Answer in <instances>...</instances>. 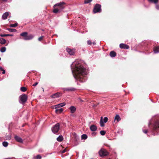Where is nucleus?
Instances as JSON below:
<instances>
[{
  "instance_id": "1",
  "label": "nucleus",
  "mask_w": 159,
  "mask_h": 159,
  "mask_svg": "<svg viewBox=\"0 0 159 159\" xmlns=\"http://www.w3.org/2000/svg\"><path fill=\"white\" fill-rule=\"evenodd\" d=\"M81 62L80 60H75L71 65V67L74 78L80 82H83L87 79L86 75L88 70L81 64Z\"/></svg>"
},
{
  "instance_id": "2",
  "label": "nucleus",
  "mask_w": 159,
  "mask_h": 159,
  "mask_svg": "<svg viewBox=\"0 0 159 159\" xmlns=\"http://www.w3.org/2000/svg\"><path fill=\"white\" fill-rule=\"evenodd\" d=\"M66 4L64 2H60L55 4L54 6V9L53 10V12L56 13L61 12L65 8Z\"/></svg>"
},
{
  "instance_id": "3",
  "label": "nucleus",
  "mask_w": 159,
  "mask_h": 159,
  "mask_svg": "<svg viewBox=\"0 0 159 159\" xmlns=\"http://www.w3.org/2000/svg\"><path fill=\"white\" fill-rule=\"evenodd\" d=\"M60 129V124L59 123H57L54 125L52 128V132L55 134H57Z\"/></svg>"
},
{
  "instance_id": "4",
  "label": "nucleus",
  "mask_w": 159,
  "mask_h": 159,
  "mask_svg": "<svg viewBox=\"0 0 159 159\" xmlns=\"http://www.w3.org/2000/svg\"><path fill=\"white\" fill-rule=\"evenodd\" d=\"M19 98V102L20 103L22 104H24L27 99V96L25 94L21 95L20 96Z\"/></svg>"
},
{
  "instance_id": "5",
  "label": "nucleus",
  "mask_w": 159,
  "mask_h": 159,
  "mask_svg": "<svg viewBox=\"0 0 159 159\" xmlns=\"http://www.w3.org/2000/svg\"><path fill=\"white\" fill-rule=\"evenodd\" d=\"M101 11V5L98 4H96L93 10L94 13H96L98 12H100Z\"/></svg>"
},
{
  "instance_id": "6",
  "label": "nucleus",
  "mask_w": 159,
  "mask_h": 159,
  "mask_svg": "<svg viewBox=\"0 0 159 159\" xmlns=\"http://www.w3.org/2000/svg\"><path fill=\"white\" fill-rule=\"evenodd\" d=\"M99 154L101 157H102L108 155V152L106 150L102 149L99 151Z\"/></svg>"
},
{
  "instance_id": "7",
  "label": "nucleus",
  "mask_w": 159,
  "mask_h": 159,
  "mask_svg": "<svg viewBox=\"0 0 159 159\" xmlns=\"http://www.w3.org/2000/svg\"><path fill=\"white\" fill-rule=\"evenodd\" d=\"M108 120V118L107 117H105L103 120H102V117H101L100 120V125L101 127L104 126V123H106Z\"/></svg>"
},
{
  "instance_id": "8",
  "label": "nucleus",
  "mask_w": 159,
  "mask_h": 159,
  "mask_svg": "<svg viewBox=\"0 0 159 159\" xmlns=\"http://www.w3.org/2000/svg\"><path fill=\"white\" fill-rule=\"evenodd\" d=\"M153 130H157L159 129V120H157L156 121L153 125Z\"/></svg>"
},
{
  "instance_id": "9",
  "label": "nucleus",
  "mask_w": 159,
  "mask_h": 159,
  "mask_svg": "<svg viewBox=\"0 0 159 159\" xmlns=\"http://www.w3.org/2000/svg\"><path fill=\"white\" fill-rule=\"evenodd\" d=\"M66 51L68 53L71 55H73L75 54V51L74 49H71L69 48H67Z\"/></svg>"
},
{
  "instance_id": "10",
  "label": "nucleus",
  "mask_w": 159,
  "mask_h": 159,
  "mask_svg": "<svg viewBox=\"0 0 159 159\" xmlns=\"http://www.w3.org/2000/svg\"><path fill=\"white\" fill-rule=\"evenodd\" d=\"M120 47L121 48L128 49L129 48V46L124 43H120Z\"/></svg>"
},
{
  "instance_id": "11",
  "label": "nucleus",
  "mask_w": 159,
  "mask_h": 159,
  "mask_svg": "<svg viewBox=\"0 0 159 159\" xmlns=\"http://www.w3.org/2000/svg\"><path fill=\"white\" fill-rule=\"evenodd\" d=\"M34 37V36L32 34H30L29 35H27L25 38H24V39L25 40H30L32 39Z\"/></svg>"
},
{
  "instance_id": "12",
  "label": "nucleus",
  "mask_w": 159,
  "mask_h": 159,
  "mask_svg": "<svg viewBox=\"0 0 159 159\" xmlns=\"http://www.w3.org/2000/svg\"><path fill=\"white\" fill-rule=\"evenodd\" d=\"M61 95L60 93H57L51 95V97L52 98H56L59 97Z\"/></svg>"
},
{
  "instance_id": "13",
  "label": "nucleus",
  "mask_w": 159,
  "mask_h": 159,
  "mask_svg": "<svg viewBox=\"0 0 159 159\" xmlns=\"http://www.w3.org/2000/svg\"><path fill=\"white\" fill-rule=\"evenodd\" d=\"M15 139L16 140L17 142H19V143H22L23 142V140L22 139L18 136H15Z\"/></svg>"
},
{
  "instance_id": "14",
  "label": "nucleus",
  "mask_w": 159,
  "mask_h": 159,
  "mask_svg": "<svg viewBox=\"0 0 159 159\" xmlns=\"http://www.w3.org/2000/svg\"><path fill=\"white\" fill-rule=\"evenodd\" d=\"M65 105L66 103L65 102H62L61 103H59L55 106V108H57L60 107H62Z\"/></svg>"
},
{
  "instance_id": "15",
  "label": "nucleus",
  "mask_w": 159,
  "mask_h": 159,
  "mask_svg": "<svg viewBox=\"0 0 159 159\" xmlns=\"http://www.w3.org/2000/svg\"><path fill=\"white\" fill-rule=\"evenodd\" d=\"M90 129L91 131H94L97 130V127L96 125H93L90 126Z\"/></svg>"
},
{
  "instance_id": "16",
  "label": "nucleus",
  "mask_w": 159,
  "mask_h": 159,
  "mask_svg": "<svg viewBox=\"0 0 159 159\" xmlns=\"http://www.w3.org/2000/svg\"><path fill=\"white\" fill-rule=\"evenodd\" d=\"M69 109L70 111V112L72 113H74L76 110L75 107L73 106L70 107L69 108Z\"/></svg>"
},
{
  "instance_id": "17",
  "label": "nucleus",
  "mask_w": 159,
  "mask_h": 159,
  "mask_svg": "<svg viewBox=\"0 0 159 159\" xmlns=\"http://www.w3.org/2000/svg\"><path fill=\"white\" fill-rule=\"evenodd\" d=\"M9 13L7 12L4 13L2 15V18L3 19L5 20L7 18V17L8 16Z\"/></svg>"
},
{
  "instance_id": "18",
  "label": "nucleus",
  "mask_w": 159,
  "mask_h": 159,
  "mask_svg": "<svg viewBox=\"0 0 159 159\" xmlns=\"http://www.w3.org/2000/svg\"><path fill=\"white\" fill-rule=\"evenodd\" d=\"M110 56L112 57H115L116 56V53L114 51H111L110 53Z\"/></svg>"
},
{
  "instance_id": "19",
  "label": "nucleus",
  "mask_w": 159,
  "mask_h": 159,
  "mask_svg": "<svg viewBox=\"0 0 159 159\" xmlns=\"http://www.w3.org/2000/svg\"><path fill=\"white\" fill-rule=\"evenodd\" d=\"M154 53H157L159 52V46L155 47L153 49Z\"/></svg>"
},
{
  "instance_id": "20",
  "label": "nucleus",
  "mask_w": 159,
  "mask_h": 159,
  "mask_svg": "<svg viewBox=\"0 0 159 159\" xmlns=\"http://www.w3.org/2000/svg\"><path fill=\"white\" fill-rule=\"evenodd\" d=\"M63 139V136L61 135L59 136L57 139V140L59 142L62 141Z\"/></svg>"
},
{
  "instance_id": "21",
  "label": "nucleus",
  "mask_w": 159,
  "mask_h": 159,
  "mask_svg": "<svg viewBox=\"0 0 159 159\" xmlns=\"http://www.w3.org/2000/svg\"><path fill=\"white\" fill-rule=\"evenodd\" d=\"M6 43V40L3 38L0 39V43L2 44H5Z\"/></svg>"
},
{
  "instance_id": "22",
  "label": "nucleus",
  "mask_w": 159,
  "mask_h": 159,
  "mask_svg": "<svg viewBox=\"0 0 159 159\" xmlns=\"http://www.w3.org/2000/svg\"><path fill=\"white\" fill-rule=\"evenodd\" d=\"M63 111V109L61 108L57 109L55 110V112L57 113H60Z\"/></svg>"
},
{
  "instance_id": "23",
  "label": "nucleus",
  "mask_w": 159,
  "mask_h": 159,
  "mask_svg": "<svg viewBox=\"0 0 159 159\" xmlns=\"http://www.w3.org/2000/svg\"><path fill=\"white\" fill-rule=\"evenodd\" d=\"M148 1L149 2L153 3L155 4H156L158 3V0H148Z\"/></svg>"
},
{
  "instance_id": "24",
  "label": "nucleus",
  "mask_w": 159,
  "mask_h": 159,
  "mask_svg": "<svg viewBox=\"0 0 159 159\" xmlns=\"http://www.w3.org/2000/svg\"><path fill=\"white\" fill-rule=\"evenodd\" d=\"M117 120L118 122L120 120V118L118 115H116L115 117V120Z\"/></svg>"
},
{
  "instance_id": "25",
  "label": "nucleus",
  "mask_w": 159,
  "mask_h": 159,
  "mask_svg": "<svg viewBox=\"0 0 159 159\" xmlns=\"http://www.w3.org/2000/svg\"><path fill=\"white\" fill-rule=\"evenodd\" d=\"M28 33L26 32H24L20 34V35L21 36H23L24 37V38H25V37H26Z\"/></svg>"
},
{
  "instance_id": "26",
  "label": "nucleus",
  "mask_w": 159,
  "mask_h": 159,
  "mask_svg": "<svg viewBox=\"0 0 159 159\" xmlns=\"http://www.w3.org/2000/svg\"><path fill=\"white\" fill-rule=\"evenodd\" d=\"M0 36L1 37H5L7 36H13V35L11 34H0Z\"/></svg>"
},
{
  "instance_id": "27",
  "label": "nucleus",
  "mask_w": 159,
  "mask_h": 159,
  "mask_svg": "<svg viewBox=\"0 0 159 159\" xmlns=\"http://www.w3.org/2000/svg\"><path fill=\"white\" fill-rule=\"evenodd\" d=\"M87 138V136L85 134H83L81 135V139H86Z\"/></svg>"
},
{
  "instance_id": "28",
  "label": "nucleus",
  "mask_w": 159,
  "mask_h": 159,
  "mask_svg": "<svg viewBox=\"0 0 159 159\" xmlns=\"http://www.w3.org/2000/svg\"><path fill=\"white\" fill-rule=\"evenodd\" d=\"M6 48L5 47H3L1 48L0 49V51L2 52H5L6 51Z\"/></svg>"
},
{
  "instance_id": "29",
  "label": "nucleus",
  "mask_w": 159,
  "mask_h": 159,
  "mask_svg": "<svg viewBox=\"0 0 159 159\" xmlns=\"http://www.w3.org/2000/svg\"><path fill=\"white\" fill-rule=\"evenodd\" d=\"M7 30L11 32H15L17 31V30L16 29H14L9 28V29H8Z\"/></svg>"
},
{
  "instance_id": "30",
  "label": "nucleus",
  "mask_w": 159,
  "mask_h": 159,
  "mask_svg": "<svg viewBox=\"0 0 159 159\" xmlns=\"http://www.w3.org/2000/svg\"><path fill=\"white\" fill-rule=\"evenodd\" d=\"M18 25V24L17 23H15L14 24H11L10 25V27H16Z\"/></svg>"
},
{
  "instance_id": "31",
  "label": "nucleus",
  "mask_w": 159,
  "mask_h": 159,
  "mask_svg": "<svg viewBox=\"0 0 159 159\" xmlns=\"http://www.w3.org/2000/svg\"><path fill=\"white\" fill-rule=\"evenodd\" d=\"M3 146L5 147H7V146L8 143L7 142L4 141L2 143Z\"/></svg>"
},
{
  "instance_id": "32",
  "label": "nucleus",
  "mask_w": 159,
  "mask_h": 159,
  "mask_svg": "<svg viewBox=\"0 0 159 159\" xmlns=\"http://www.w3.org/2000/svg\"><path fill=\"white\" fill-rule=\"evenodd\" d=\"M20 90L22 92H25L26 90V89L25 87H22L20 88Z\"/></svg>"
},
{
  "instance_id": "33",
  "label": "nucleus",
  "mask_w": 159,
  "mask_h": 159,
  "mask_svg": "<svg viewBox=\"0 0 159 159\" xmlns=\"http://www.w3.org/2000/svg\"><path fill=\"white\" fill-rule=\"evenodd\" d=\"M100 133L102 135H104L106 133L105 131L104 130H101L100 131Z\"/></svg>"
},
{
  "instance_id": "34",
  "label": "nucleus",
  "mask_w": 159,
  "mask_h": 159,
  "mask_svg": "<svg viewBox=\"0 0 159 159\" xmlns=\"http://www.w3.org/2000/svg\"><path fill=\"white\" fill-rule=\"evenodd\" d=\"M92 0H85L84 3L85 4L91 2Z\"/></svg>"
},
{
  "instance_id": "35",
  "label": "nucleus",
  "mask_w": 159,
  "mask_h": 159,
  "mask_svg": "<svg viewBox=\"0 0 159 159\" xmlns=\"http://www.w3.org/2000/svg\"><path fill=\"white\" fill-rule=\"evenodd\" d=\"M0 70H1L2 71V74H4L5 73V71L0 66Z\"/></svg>"
},
{
  "instance_id": "36",
  "label": "nucleus",
  "mask_w": 159,
  "mask_h": 159,
  "mask_svg": "<svg viewBox=\"0 0 159 159\" xmlns=\"http://www.w3.org/2000/svg\"><path fill=\"white\" fill-rule=\"evenodd\" d=\"M69 91H75V89L72 88V87L69 88Z\"/></svg>"
},
{
  "instance_id": "37",
  "label": "nucleus",
  "mask_w": 159,
  "mask_h": 159,
  "mask_svg": "<svg viewBox=\"0 0 159 159\" xmlns=\"http://www.w3.org/2000/svg\"><path fill=\"white\" fill-rule=\"evenodd\" d=\"M36 159H41L42 156L40 155H38L36 157Z\"/></svg>"
},
{
  "instance_id": "38",
  "label": "nucleus",
  "mask_w": 159,
  "mask_h": 159,
  "mask_svg": "<svg viewBox=\"0 0 159 159\" xmlns=\"http://www.w3.org/2000/svg\"><path fill=\"white\" fill-rule=\"evenodd\" d=\"M63 89L64 91H69V88H64Z\"/></svg>"
},
{
  "instance_id": "39",
  "label": "nucleus",
  "mask_w": 159,
  "mask_h": 159,
  "mask_svg": "<svg viewBox=\"0 0 159 159\" xmlns=\"http://www.w3.org/2000/svg\"><path fill=\"white\" fill-rule=\"evenodd\" d=\"M87 43L89 45H90L92 44V42L91 41L89 40L88 41Z\"/></svg>"
},
{
  "instance_id": "40",
  "label": "nucleus",
  "mask_w": 159,
  "mask_h": 159,
  "mask_svg": "<svg viewBox=\"0 0 159 159\" xmlns=\"http://www.w3.org/2000/svg\"><path fill=\"white\" fill-rule=\"evenodd\" d=\"M43 149L41 148L39 149L38 150V152H43Z\"/></svg>"
},
{
  "instance_id": "41",
  "label": "nucleus",
  "mask_w": 159,
  "mask_h": 159,
  "mask_svg": "<svg viewBox=\"0 0 159 159\" xmlns=\"http://www.w3.org/2000/svg\"><path fill=\"white\" fill-rule=\"evenodd\" d=\"M156 7V8L157 9V10H159V5H156V7Z\"/></svg>"
},
{
  "instance_id": "42",
  "label": "nucleus",
  "mask_w": 159,
  "mask_h": 159,
  "mask_svg": "<svg viewBox=\"0 0 159 159\" xmlns=\"http://www.w3.org/2000/svg\"><path fill=\"white\" fill-rule=\"evenodd\" d=\"M66 152V149H65L64 150H63L61 152V153H63L65 152Z\"/></svg>"
},
{
  "instance_id": "43",
  "label": "nucleus",
  "mask_w": 159,
  "mask_h": 159,
  "mask_svg": "<svg viewBox=\"0 0 159 159\" xmlns=\"http://www.w3.org/2000/svg\"><path fill=\"white\" fill-rule=\"evenodd\" d=\"M43 36H41V37H40L39 39H38V40L39 41H41L42 39H43Z\"/></svg>"
},
{
  "instance_id": "44",
  "label": "nucleus",
  "mask_w": 159,
  "mask_h": 159,
  "mask_svg": "<svg viewBox=\"0 0 159 159\" xmlns=\"http://www.w3.org/2000/svg\"><path fill=\"white\" fill-rule=\"evenodd\" d=\"M38 84V83L37 82H36V83H35L34 84H33V86H35L37 85Z\"/></svg>"
},
{
  "instance_id": "45",
  "label": "nucleus",
  "mask_w": 159,
  "mask_h": 159,
  "mask_svg": "<svg viewBox=\"0 0 159 159\" xmlns=\"http://www.w3.org/2000/svg\"><path fill=\"white\" fill-rule=\"evenodd\" d=\"M143 131L145 134H146L147 133V130H143Z\"/></svg>"
},
{
  "instance_id": "46",
  "label": "nucleus",
  "mask_w": 159,
  "mask_h": 159,
  "mask_svg": "<svg viewBox=\"0 0 159 159\" xmlns=\"http://www.w3.org/2000/svg\"><path fill=\"white\" fill-rule=\"evenodd\" d=\"M7 137H8V139H10L11 138V136L10 135H8L7 136Z\"/></svg>"
},
{
  "instance_id": "47",
  "label": "nucleus",
  "mask_w": 159,
  "mask_h": 159,
  "mask_svg": "<svg viewBox=\"0 0 159 159\" xmlns=\"http://www.w3.org/2000/svg\"><path fill=\"white\" fill-rule=\"evenodd\" d=\"M92 134L93 136H95L96 135V134L95 132H93L92 133Z\"/></svg>"
},
{
  "instance_id": "48",
  "label": "nucleus",
  "mask_w": 159,
  "mask_h": 159,
  "mask_svg": "<svg viewBox=\"0 0 159 159\" xmlns=\"http://www.w3.org/2000/svg\"><path fill=\"white\" fill-rule=\"evenodd\" d=\"M79 100L80 102H83V101L80 98H79Z\"/></svg>"
},
{
  "instance_id": "49",
  "label": "nucleus",
  "mask_w": 159,
  "mask_h": 159,
  "mask_svg": "<svg viewBox=\"0 0 159 159\" xmlns=\"http://www.w3.org/2000/svg\"><path fill=\"white\" fill-rule=\"evenodd\" d=\"M8 0H2L3 2H7Z\"/></svg>"
},
{
  "instance_id": "50",
  "label": "nucleus",
  "mask_w": 159,
  "mask_h": 159,
  "mask_svg": "<svg viewBox=\"0 0 159 159\" xmlns=\"http://www.w3.org/2000/svg\"><path fill=\"white\" fill-rule=\"evenodd\" d=\"M93 45H94L96 44V43L95 42H93Z\"/></svg>"
},
{
  "instance_id": "51",
  "label": "nucleus",
  "mask_w": 159,
  "mask_h": 159,
  "mask_svg": "<svg viewBox=\"0 0 159 159\" xmlns=\"http://www.w3.org/2000/svg\"><path fill=\"white\" fill-rule=\"evenodd\" d=\"M1 60V58L0 57V61Z\"/></svg>"
}]
</instances>
